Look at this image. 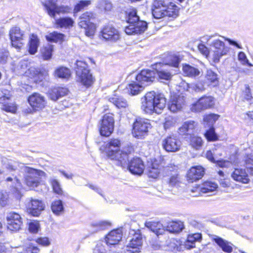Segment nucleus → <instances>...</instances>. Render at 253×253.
I'll use <instances>...</instances> for the list:
<instances>
[{"label": "nucleus", "mask_w": 253, "mask_h": 253, "mask_svg": "<svg viewBox=\"0 0 253 253\" xmlns=\"http://www.w3.org/2000/svg\"><path fill=\"white\" fill-rule=\"evenodd\" d=\"M219 37L227 41L231 45L235 46L239 49L243 48L242 46L236 41L225 37L218 36L217 34L205 36L204 39L211 48V60L214 63L219 62L220 58L226 55L229 50V47L225 46L224 42L220 40Z\"/></svg>", "instance_id": "nucleus-1"}, {"label": "nucleus", "mask_w": 253, "mask_h": 253, "mask_svg": "<svg viewBox=\"0 0 253 253\" xmlns=\"http://www.w3.org/2000/svg\"><path fill=\"white\" fill-rule=\"evenodd\" d=\"M180 62L179 56L170 55L163 62L153 65V69L155 70L160 79L169 81L178 72Z\"/></svg>", "instance_id": "nucleus-2"}, {"label": "nucleus", "mask_w": 253, "mask_h": 253, "mask_svg": "<svg viewBox=\"0 0 253 253\" xmlns=\"http://www.w3.org/2000/svg\"><path fill=\"white\" fill-rule=\"evenodd\" d=\"M166 104V99L162 93L156 94L154 91L147 93L141 98V110L146 114H152L154 112L161 113Z\"/></svg>", "instance_id": "nucleus-3"}, {"label": "nucleus", "mask_w": 253, "mask_h": 253, "mask_svg": "<svg viewBox=\"0 0 253 253\" xmlns=\"http://www.w3.org/2000/svg\"><path fill=\"white\" fill-rule=\"evenodd\" d=\"M151 12L156 19L166 17L175 18L178 15L179 8L172 2L165 0H154L151 5Z\"/></svg>", "instance_id": "nucleus-4"}, {"label": "nucleus", "mask_w": 253, "mask_h": 253, "mask_svg": "<svg viewBox=\"0 0 253 253\" xmlns=\"http://www.w3.org/2000/svg\"><path fill=\"white\" fill-rule=\"evenodd\" d=\"M121 143L119 139L113 138L106 142L105 149L109 158L116 161L117 165L125 167L127 165V155L121 153Z\"/></svg>", "instance_id": "nucleus-5"}, {"label": "nucleus", "mask_w": 253, "mask_h": 253, "mask_svg": "<svg viewBox=\"0 0 253 253\" xmlns=\"http://www.w3.org/2000/svg\"><path fill=\"white\" fill-rule=\"evenodd\" d=\"M127 22L129 25L126 27L125 31L127 35L141 34L147 28V23L139 20L136 10L134 8L128 12Z\"/></svg>", "instance_id": "nucleus-6"}, {"label": "nucleus", "mask_w": 253, "mask_h": 253, "mask_svg": "<svg viewBox=\"0 0 253 253\" xmlns=\"http://www.w3.org/2000/svg\"><path fill=\"white\" fill-rule=\"evenodd\" d=\"M75 67L76 75L80 82L84 86L88 87L93 83V79L87 64L81 60H77Z\"/></svg>", "instance_id": "nucleus-7"}, {"label": "nucleus", "mask_w": 253, "mask_h": 253, "mask_svg": "<svg viewBox=\"0 0 253 253\" xmlns=\"http://www.w3.org/2000/svg\"><path fill=\"white\" fill-rule=\"evenodd\" d=\"M22 169L25 173V182L28 186L31 188L37 187L41 182V177L45 175L43 171L28 167H23Z\"/></svg>", "instance_id": "nucleus-8"}, {"label": "nucleus", "mask_w": 253, "mask_h": 253, "mask_svg": "<svg viewBox=\"0 0 253 253\" xmlns=\"http://www.w3.org/2000/svg\"><path fill=\"white\" fill-rule=\"evenodd\" d=\"M94 18L93 13L91 12H86L80 17L79 26L85 30V35L87 37H91L94 34L96 27L95 24L91 22Z\"/></svg>", "instance_id": "nucleus-9"}, {"label": "nucleus", "mask_w": 253, "mask_h": 253, "mask_svg": "<svg viewBox=\"0 0 253 253\" xmlns=\"http://www.w3.org/2000/svg\"><path fill=\"white\" fill-rule=\"evenodd\" d=\"M44 6L48 15L53 18H55L56 14H67L71 12L72 11V8L69 6H58L51 0L45 2Z\"/></svg>", "instance_id": "nucleus-10"}, {"label": "nucleus", "mask_w": 253, "mask_h": 253, "mask_svg": "<svg viewBox=\"0 0 253 253\" xmlns=\"http://www.w3.org/2000/svg\"><path fill=\"white\" fill-rule=\"evenodd\" d=\"M215 104V99L211 96H203L195 103L192 104L191 110L194 112H200L203 110L212 108Z\"/></svg>", "instance_id": "nucleus-11"}, {"label": "nucleus", "mask_w": 253, "mask_h": 253, "mask_svg": "<svg viewBox=\"0 0 253 253\" xmlns=\"http://www.w3.org/2000/svg\"><path fill=\"white\" fill-rule=\"evenodd\" d=\"M151 125L148 120L144 119H137L133 124L132 131L134 137L140 139L146 135Z\"/></svg>", "instance_id": "nucleus-12"}, {"label": "nucleus", "mask_w": 253, "mask_h": 253, "mask_svg": "<svg viewBox=\"0 0 253 253\" xmlns=\"http://www.w3.org/2000/svg\"><path fill=\"white\" fill-rule=\"evenodd\" d=\"M114 120L112 114H106L103 117L100 124V133L104 136H109L113 132Z\"/></svg>", "instance_id": "nucleus-13"}, {"label": "nucleus", "mask_w": 253, "mask_h": 253, "mask_svg": "<svg viewBox=\"0 0 253 253\" xmlns=\"http://www.w3.org/2000/svg\"><path fill=\"white\" fill-rule=\"evenodd\" d=\"M11 45L15 48L20 49L23 45L24 33L18 27L10 29L9 33Z\"/></svg>", "instance_id": "nucleus-14"}, {"label": "nucleus", "mask_w": 253, "mask_h": 253, "mask_svg": "<svg viewBox=\"0 0 253 253\" xmlns=\"http://www.w3.org/2000/svg\"><path fill=\"white\" fill-rule=\"evenodd\" d=\"M181 142L176 135L168 136L162 142L163 148L167 152H176L180 149Z\"/></svg>", "instance_id": "nucleus-15"}, {"label": "nucleus", "mask_w": 253, "mask_h": 253, "mask_svg": "<svg viewBox=\"0 0 253 253\" xmlns=\"http://www.w3.org/2000/svg\"><path fill=\"white\" fill-rule=\"evenodd\" d=\"M7 228L11 231H17L20 229L22 224V218L19 214L10 212L6 216Z\"/></svg>", "instance_id": "nucleus-16"}, {"label": "nucleus", "mask_w": 253, "mask_h": 253, "mask_svg": "<svg viewBox=\"0 0 253 253\" xmlns=\"http://www.w3.org/2000/svg\"><path fill=\"white\" fill-rule=\"evenodd\" d=\"M156 77V72L148 69L142 70L135 76V80L145 86L153 82Z\"/></svg>", "instance_id": "nucleus-17"}, {"label": "nucleus", "mask_w": 253, "mask_h": 253, "mask_svg": "<svg viewBox=\"0 0 253 253\" xmlns=\"http://www.w3.org/2000/svg\"><path fill=\"white\" fill-rule=\"evenodd\" d=\"M125 169L127 168L130 172L134 174L140 175L144 170L145 166L143 162L139 158H134L125 167H122Z\"/></svg>", "instance_id": "nucleus-18"}, {"label": "nucleus", "mask_w": 253, "mask_h": 253, "mask_svg": "<svg viewBox=\"0 0 253 253\" xmlns=\"http://www.w3.org/2000/svg\"><path fill=\"white\" fill-rule=\"evenodd\" d=\"M185 100L183 96L173 95L171 96L168 103V108L172 112L180 111L185 105Z\"/></svg>", "instance_id": "nucleus-19"}, {"label": "nucleus", "mask_w": 253, "mask_h": 253, "mask_svg": "<svg viewBox=\"0 0 253 253\" xmlns=\"http://www.w3.org/2000/svg\"><path fill=\"white\" fill-rule=\"evenodd\" d=\"M28 102L33 110H40L46 105V101L43 96L38 93H34L28 98Z\"/></svg>", "instance_id": "nucleus-20"}, {"label": "nucleus", "mask_w": 253, "mask_h": 253, "mask_svg": "<svg viewBox=\"0 0 253 253\" xmlns=\"http://www.w3.org/2000/svg\"><path fill=\"white\" fill-rule=\"evenodd\" d=\"M130 235H132L133 237L130 241L128 248H131L132 253L137 252L142 245V237L140 230H132L129 232Z\"/></svg>", "instance_id": "nucleus-21"}, {"label": "nucleus", "mask_w": 253, "mask_h": 253, "mask_svg": "<svg viewBox=\"0 0 253 253\" xmlns=\"http://www.w3.org/2000/svg\"><path fill=\"white\" fill-rule=\"evenodd\" d=\"M103 39L106 41L115 42L120 39V34L117 29L112 26L108 25L103 28L101 31Z\"/></svg>", "instance_id": "nucleus-22"}, {"label": "nucleus", "mask_w": 253, "mask_h": 253, "mask_svg": "<svg viewBox=\"0 0 253 253\" xmlns=\"http://www.w3.org/2000/svg\"><path fill=\"white\" fill-rule=\"evenodd\" d=\"M231 177L233 180L244 184L250 182L249 175L246 169H235L231 173Z\"/></svg>", "instance_id": "nucleus-23"}, {"label": "nucleus", "mask_w": 253, "mask_h": 253, "mask_svg": "<svg viewBox=\"0 0 253 253\" xmlns=\"http://www.w3.org/2000/svg\"><path fill=\"white\" fill-rule=\"evenodd\" d=\"M211 240L214 242L218 247L225 253H231L233 252V244L227 240L216 235H210Z\"/></svg>", "instance_id": "nucleus-24"}, {"label": "nucleus", "mask_w": 253, "mask_h": 253, "mask_svg": "<svg viewBox=\"0 0 253 253\" xmlns=\"http://www.w3.org/2000/svg\"><path fill=\"white\" fill-rule=\"evenodd\" d=\"M205 173L204 169L200 166L192 167L187 173V178L189 182L198 180L201 179Z\"/></svg>", "instance_id": "nucleus-25"}, {"label": "nucleus", "mask_w": 253, "mask_h": 253, "mask_svg": "<svg viewBox=\"0 0 253 253\" xmlns=\"http://www.w3.org/2000/svg\"><path fill=\"white\" fill-rule=\"evenodd\" d=\"M162 166L160 162L156 159L149 162L147 168V174L149 177L156 178L158 177L161 170Z\"/></svg>", "instance_id": "nucleus-26"}, {"label": "nucleus", "mask_w": 253, "mask_h": 253, "mask_svg": "<svg viewBox=\"0 0 253 253\" xmlns=\"http://www.w3.org/2000/svg\"><path fill=\"white\" fill-rule=\"evenodd\" d=\"M44 209V205L41 200L32 199L29 205V212L35 216H39Z\"/></svg>", "instance_id": "nucleus-27"}, {"label": "nucleus", "mask_w": 253, "mask_h": 253, "mask_svg": "<svg viewBox=\"0 0 253 253\" xmlns=\"http://www.w3.org/2000/svg\"><path fill=\"white\" fill-rule=\"evenodd\" d=\"M145 226L150 229L157 236L163 235L166 230L165 227L159 221L155 220H148L145 223Z\"/></svg>", "instance_id": "nucleus-28"}, {"label": "nucleus", "mask_w": 253, "mask_h": 253, "mask_svg": "<svg viewBox=\"0 0 253 253\" xmlns=\"http://www.w3.org/2000/svg\"><path fill=\"white\" fill-rule=\"evenodd\" d=\"M122 238V231L121 229L112 230L106 237V242L108 245L118 244Z\"/></svg>", "instance_id": "nucleus-29"}, {"label": "nucleus", "mask_w": 253, "mask_h": 253, "mask_svg": "<svg viewBox=\"0 0 253 253\" xmlns=\"http://www.w3.org/2000/svg\"><path fill=\"white\" fill-rule=\"evenodd\" d=\"M0 108L3 111L11 113H15L17 111L16 104L10 102L9 97L5 95L0 98Z\"/></svg>", "instance_id": "nucleus-30"}, {"label": "nucleus", "mask_w": 253, "mask_h": 253, "mask_svg": "<svg viewBox=\"0 0 253 253\" xmlns=\"http://www.w3.org/2000/svg\"><path fill=\"white\" fill-rule=\"evenodd\" d=\"M196 126V123L193 121H187L184 122L179 127L178 132L180 135H191Z\"/></svg>", "instance_id": "nucleus-31"}, {"label": "nucleus", "mask_w": 253, "mask_h": 253, "mask_svg": "<svg viewBox=\"0 0 253 253\" xmlns=\"http://www.w3.org/2000/svg\"><path fill=\"white\" fill-rule=\"evenodd\" d=\"M68 89L63 87H55L49 91V97L53 101H56L60 97L68 94Z\"/></svg>", "instance_id": "nucleus-32"}, {"label": "nucleus", "mask_w": 253, "mask_h": 253, "mask_svg": "<svg viewBox=\"0 0 253 253\" xmlns=\"http://www.w3.org/2000/svg\"><path fill=\"white\" fill-rule=\"evenodd\" d=\"M206 83L209 85L215 86L218 84V76L214 71L208 69L205 75Z\"/></svg>", "instance_id": "nucleus-33"}, {"label": "nucleus", "mask_w": 253, "mask_h": 253, "mask_svg": "<svg viewBox=\"0 0 253 253\" xmlns=\"http://www.w3.org/2000/svg\"><path fill=\"white\" fill-rule=\"evenodd\" d=\"M144 86L143 84L139 83L137 81H133L129 84L126 87L129 94L135 95L140 93L144 89Z\"/></svg>", "instance_id": "nucleus-34"}, {"label": "nucleus", "mask_w": 253, "mask_h": 253, "mask_svg": "<svg viewBox=\"0 0 253 253\" xmlns=\"http://www.w3.org/2000/svg\"><path fill=\"white\" fill-rule=\"evenodd\" d=\"M184 227L183 222L181 221H172L168 223L166 229L170 233H179L183 229Z\"/></svg>", "instance_id": "nucleus-35"}, {"label": "nucleus", "mask_w": 253, "mask_h": 253, "mask_svg": "<svg viewBox=\"0 0 253 253\" xmlns=\"http://www.w3.org/2000/svg\"><path fill=\"white\" fill-rule=\"evenodd\" d=\"M217 188V185L211 181L205 182L201 188V191L203 193L207 194L208 196L212 195V193L215 191Z\"/></svg>", "instance_id": "nucleus-36"}, {"label": "nucleus", "mask_w": 253, "mask_h": 253, "mask_svg": "<svg viewBox=\"0 0 253 253\" xmlns=\"http://www.w3.org/2000/svg\"><path fill=\"white\" fill-rule=\"evenodd\" d=\"M28 45L30 54H35L37 52L38 48L40 45V40L36 35L34 34L31 35Z\"/></svg>", "instance_id": "nucleus-37"}, {"label": "nucleus", "mask_w": 253, "mask_h": 253, "mask_svg": "<svg viewBox=\"0 0 253 253\" xmlns=\"http://www.w3.org/2000/svg\"><path fill=\"white\" fill-rule=\"evenodd\" d=\"M182 70L184 75L189 77H196L200 74V71L198 68L188 64L183 65Z\"/></svg>", "instance_id": "nucleus-38"}, {"label": "nucleus", "mask_w": 253, "mask_h": 253, "mask_svg": "<svg viewBox=\"0 0 253 253\" xmlns=\"http://www.w3.org/2000/svg\"><path fill=\"white\" fill-rule=\"evenodd\" d=\"M109 100L118 108H125L128 105L127 101L125 98L116 95L114 97H110Z\"/></svg>", "instance_id": "nucleus-39"}, {"label": "nucleus", "mask_w": 253, "mask_h": 253, "mask_svg": "<svg viewBox=\"0 0 253 253\" xmlns=\"http://www.w3.org/2000/svg\"><path fill=\"white\" fill-rule=\"evenodd\" d=\"M74 20L70 17L60 18L55 20L56 25L60 28H69L73 27Z\"/></svg>", "instance_id": "nucleus-40"}, {"label": "nucleus", "mask_w": 253, "mask_h": 253, "mask_svg": "<svg viewBox=\"0 0 253 253\" xmlns=\"http://www.w3.org/2000/svg\"><path fill=\"white\" fill-rule=\"evenodd\" d=\"M45 37L48 42H62L64 41L65 36L63 34L59 33L57 32H53L47 35Z\"/></svg>", "instance_id": "nucleus-41"}, {"label": "nucleus", "mask_w": 253, "mask_h": 253, "mask_svg": "<svg viewBox=\"0 0 253 253\" xmlns=\"http://www.w3.org/2000/svg\"><path fill=\"white\" fill-rule=\"evenodd\" d=\"M111 225L109 221L106 220H100L94 221L91 223V227L95 231L104 230Z\"/></svg>", "instance_id": "nucleus-42"}, {"label": "nucleus", "mask_w": 253, "mask_h": 253, "mask_svg": "<svg viewBox=\"0 0 253 253\" xmlns=\"http://www.w3.org/2000/svg\"><path fill=\"white\" fill-rule=\"evenodd\" d=\"M54 74L59 78L68 79L71 76V71L68 68L61 66L56 69Z\"/></svg>", "instance_id": "nucleus-43"}, {"label": "nucleus", "mask_w": 253, "mask_h": 253, "mask_svg": "<svg viewBox=\"0 0 253 253\" xmlns=\"http://www.w3.org/2000/svg\"><path fill=\"white\" fill-rule=\"evenodd\" d=\"M53 51V45L47 44L41 49V53L44 60H48L51 58Z\"/></svg>", "instance_id": "nucleus-44"}, {"label": "nucleus", "mask_w": 253, "mask_h": 253, "mask_svg": "<svg viewBox=\"0 0 253 253\" xmlns=\"http://www.w3.org/2000/svg\"><path fill=\"white\" fill-rule=\"evenodd\" d=\"M51 210L56 215H59L62 213L64 211V207L62 201L56 200L53 202L51 204Z\"/></svg>", "instance_id": "nucleus-45"}, {"label": "nucleus", "mask_w": 253, "mask_h": 253, "mask_svg": "<svg viewBox=\"0 0 253 253\" xmlns=\"http://www.w3.org/2000/svg\"><path fill=\"white\" fill-rule=\"evenodd\" d=\"M190 144L196 150H199L203 145V140L201 137L197 136H190Z\"/></svg>", "instance_id": "nucleus-46"}, {"label": "nucleus", "mask_w": 253, "mask_h": 253, "mask_svg": "<svg viewBox=\"0 0 253 253\" xmlns=\"http://www.w3.org/2000/svg\"><path fill=\"white\" fill-rule=\"evenodd\" d=\"M219 116L214 114H211L205 116L204 122L208 127H213L214 123L218 120Z\"/></svg>", "instance_id": "nucleus-47"}, {"label": "nucleus", "mask_w": 253, "mask_h": 253, "mask_svg": "<svg viewBox=\"0 0 253 253\" xmlns=\"http://www.w3.org/2000/svg\"><path fill=\"white\" fill-rule=\"evenodd\" d=\"M202 239V235L200 233H194L189 234L187 238L186 243H191V245H188L190 248L194 247V244L196 242H199Z\"/></svg>", "instance_id": "nucleus-48"}, {"label": "nucleus", "mask_w": 253, "mask_h": 253, "mask_svg": "<svg viewBox=\"0 0 253 253\" xmlns=\"http://www.w3.org/2000/svg\"><path fill=\"white\" fill-rule=\"evenodd\" d=\"M50 183L52 185L54 193L58 195L62 194L63 191L61 187L60 184L56 179L54 178H50Z\"/></svg>", "instance_id": "nucleus-49"}, {"label": "nucleus", "mask_w": 253, "mask_h": 253, "mask_svg": "<svg viewBox=\"0 0 253 253\" xmlns=\"http://www.w3.org/2000/svg\"><path fill=\"white\" fill-rule=\"evenodd\" d=\"M98 6L102 10L110 11L113 7L111 2L108 0H102L99 2Z\"/></svg>", "instance_id": "nucleus-50"}, {"label": "nucleus", "mask_w": 253, "mask_h": 253, "mask_svg": "<svg viewBox=\"0 0 253 253\" xmlns=\"http://www.w3.org/2000/svg\"><path fill=\"white\" fill-rule=\"evenodd\" d=\"M40 249L32 243H30L25 246L23 253H39Z\"/></svg>", "instance_id": "nucleus-51"}, {"label": "nucleus", "mask_w": 253, "mask_h": 253, "mask_svg": "<svg viewBox=\"0 0 253 253\" xmlns=\"http://www.w3.org/2000/svg\"><path fill=\"white\" fill-rule=\"evenodd\" d=\"M205 135L208 141H215L218 139V136L215 132L214 128L213 127H210L207 130Z\"/></svg>", "instance_id": "nucleus-52"}, {"label": "nucleus", "mask_w": 253, "mask_h": 253, "mask_svg": "<svg viewBox=\"0 0 253 253\" xmlns=\"http://www.w3.org/2000/svg\"><path fill=\"white\" fill-rule=\"evenodd\" d=\"M238 59L242 65H248L249 67L253 66V65L249 62L246 54L243 51H240L238 53Z\"/></svg>", "instance_id": "nucleus-53"}, {"label": "nucleus", "mask_w": 253, "mask_h": 253, "mask_svg": "<svg viewBox=\"0 0 253 253\" xmlns=\"http://www.w3.org/2000/svg\"><path fill=\"white\" fill-rule=\"evenodd\" d=\"M9 57V52L7 50L2 49L0 50V64H5Z\"/></svg>", "instance_id": "nucleus-54"}, {"label": "nucleus", "mask_w": 253, "mask_h": 253, "mask_svg": "<svg viewBox=\"0 0 253 253\" xmlns=\"http://www.w3.org/2000/svg\"><path fill=\"white\" fill-rule=\"evenodd\" d=\"M29 62L28 60H22L20 61L17 67V70L19 71V73L20 74H25L27 68L29 67Z\"/></svg>", "instance_id": "nucleus-55"}, {"label": "nucleus", "mask_w": 253, "mask_h": 253, "mask_svg": "<svg viewBox=\"0 0 253 253\" xmlns=\"http://www.w3.org/2000/svg\"><path fill=\"white\" fill-rule=\"evenodd\" d=\"M40 229V225L38 221L34 220L29 224V230L32 233H37Z\"/></svg>", "instance_id": "nucleus-56"}, {"label": "nucleus", "mask_w": 253, "mask_h": 253, "mask_svg": "<svg viewBox=\"0 0 253 253\" xmlns=\"http://www.w3.org/2000/svg\"><path fill=\"white\" fill-rule=\"evenodd\" d=\"M189 89L194 90L197 92H203L205 90V85L201 82L196 84H191L188 86Z\"/></svg>", "instance_id": "nucleus-57"}, {"label": "nucleus", "mask_w": 253, "mask_h": 253, "mask_svg": "<svg viewBox=\"0 0 253 253\" xmlns=\"http://www.w3.org/2000/svg\"><path fill=\"white\" fill-rule=\"evenodd\" d=\"M21 165H22V164H20L18 162L11 161L8 162V163L5 164V167L10 171H12L16 170L18 168H21Z\"/></svg>", "instance_id": "nucleus-58"}, {"label": "nucleus", "mask_w": 253, "mask_h": 253, "mask_svg": "<svg viewBox=\"0 0 253 253\" xmlns=\"http://www.w3.org/2000/svg\"><path fill=\"white\" fill-rule=\"evenodd\" d=\"M91 2L90 0H81L78 3H77L74 8V11L77 13L84 7L87 6L90 4Z\"/></svg>", "instance_id": "nucleus-59"}, {"label": "nucleus", "mask_w": 253, "mask_h": 253, "mask_svg": "<svg viewBox=\"0 0 253 253\" xmlns=\"http://www.w3.org/2000/svg\"><path fill=\"white\" fill-rule=\"evenodd\" d=\"M242 96L243 99L247 100H250L252 98V94L249 85H245V89L243 91Z\"/></svg>", "instance_id": "nucleus-60"}, {"label": "nucleus", "mask_w": 253, "mask_h": 253, "mask_svg": "<svg viewBox=\"0 0 253 253\" xmlns=\"http://www.w3.org/2000/svg\"><path fill=\"white\" fill-rule=\"evenodd\" d=\"M176 119L172 117L169 116L166 118L165 123L164 124V127L165 129L169 128L170 127L174 126L176 124Z\"/></svg>", "instance_id": "nucleus-61"}, {"label": "nucleus", "mask_w": 253, "mask_h": 253, "mask_svg": "<svg viewBox=\"0 0 253 253\" xmlns=\"http://www.w3.org/2000/svg\"><path fill=\"white\" fill-rule=\"evenodd\" d=\"M8 196L5 192H0V205L4 207L6 206L8 203Z\"/></svg>", "instance_id": "nucleus-62"}, {"label": "nucleus", "mask_w": 253, "mask_h": 253, "mask_svg": "<svg viewBox=\"0 0 253 253\" xmlns=\"http://www.w3.org/2000/svg\"><path fill=\"white\" fill-rule=\"evenodd\" d=\"M167 183L169 186L172 187L175 186L178 182V178L176 174H173L170 177L166 179Z\"/></svg>", "instance_id": "nucleus-63"}, {"label": "nucleus", "mask_w": 253, "mask_h": 253, "mask_svg": "<svg viewBox=\"0 0 253 253\" xmlns=\"http://www.w3.org/2000/svg\"><path fill=\"white\" fill-rule=\"evenodd\" d=\"M198 48L199 51L206 57L209 55L210 51L209 48L204 44L200 43L198 45Z\"/></svg>", "instance_id": "nucleus-64"}]
</instances>
